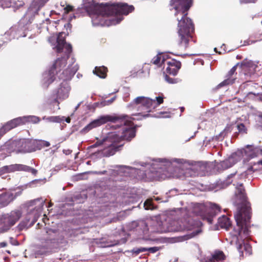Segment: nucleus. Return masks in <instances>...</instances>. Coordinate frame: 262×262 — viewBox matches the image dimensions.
Returning a JSON list of instances; mask_svg holds the SVG:
<instances>
[{
  "label": "nucleus",
  "mask_w": 262,
  "mask_h": 262,
  "mask_svg": "<svg viewBox=\"0 0 262 262\" xmlns=\"http://www.w3.org/2000/svg\"><path fill=\"white\" fill-rule=\"evenodd\" d=\"M163 102V98L161 96L156 97L155 99L144 96L137 97L127 105V107L130 111H136L137 113L133 114L131 116L114 115V116L119 117L123 116V121L111 122L116 124L112 125L111 127L116 129L117 127L119 126L121 127L120 130L108 133L106 137L103 138L101 140L97 141L90 148L102 146L104 149L109 148V156L113 155L119 147L123 145L124 141H129L135 137L136 130L132 127L131 121L140 120L149 117L148 113Z\"/></svg>",
  "instance_id": "f257e3e1"
},
{
  "label": "nucleus",
  "mask_w": 262,
  "mask_h": 262,
  "mask_svg": "<svg viewBox=\"0 0 262 262\" xmlns=\"http://www.w3.org/2000/svg\"><path fill=\"white\" fill-rule=\"evenodd\" d=\"M262 169V160L258 161L256 163L245 171L239 174L236 173L229 175L223 183V187L228 186L233 183L235 186L234 204L237 206V211L234 214V217L238 227L237 235L235 234L231 242H235L241 256H243V250H245L249 255L251 253V247L249 245L245 244L244 240L250 234L248 222L250 219L251 208L249 203L247 201V196L243 185V182L246 179L247 174L251 171Z\"/></svg>",
  "instance_id": "f03ea898"
},
{
  "label": "nucleus",
  "mask_w": 262,
  "mask_h": 262,
  "mask_svg": "<svg viewBox=\"0 0 262 262\" xmlns=\"http://www.w3.org/2000/svg\"><path fill=\"white\" fill-rule=\"evenodd\" d=\"M186 163V161L183 159H158L152 160V162L136 164V167L116 165L114 167L115 169L110 170L109 172L113 176L120 174L139 179L148 178L162 180L177 177V170L182 168Z\"/></svg>",
  "instance_id": "7ed1b4c3"
},
{
  "label": "nucleus",
  "mask_w": 262,
  "mask_h": 262,
  "mask_svg": "<svg viewBox=\"0 0 262 262\" xmlns=\"http://www.w3.org/2000/svg\"><path fill=\"white\" fill-rule=\"evenodd\" d=\"M192 0H171L170 5L174 10V15L178 21V33L179 40L178 50L184 51L188 47L192 38L194 27L191 20L187 17V11L191 6Z\"/></svg>",
  "instance_id": "20e7f679"
},
{
  "label": "nucleus",
  "mask_w": 262,
  "mask_h": 262,
  "mask_svg": "<svg viewBox=\"0 0 262 262\" xmlns=\"http://www.w3.org/2000/svg\"><path fill=\"white\" fill-rule=\"evenodd\" d=\"M109 6L106 5L103 7H98L94 1H92L85 5L86 11L91 13V18L94 26H110L116 25L122 20L120 16L115 19L111 11H105L104 9Z\"/></svg>",
  "instance_id": "39448f33"
},
{
  "label": "nucleus",
  "mask_w": 262,
  "mask_h": 262,
  "mask_svg": "<svg viewBox=\"0 0 262 262\" xmlns=\"http://www.w3.org/2000/svg\"><path fill=\"white\" fill-rule=\"evenodd\" d=\"M45 203V200L41 198L29 201L26 203V206L30 211L18 224L17 228L19 230L28 229L34 224L41 213Z\"/></svg>",
  "instance_id": "423d86ee"
},
{
  "label": "nucleus",
  "mask_w": 262,
  "mask_h": 262,
  "mask_svg": "<svg viewBox=\"0 0 262 262\" xmlns=\"http://www.w3.org/2000/svg\"><path fill=\"white\" fill-rule=\"evenodd\" d=\"M240 67L241 69L240 78L242 81H245L240 86V89L243 90L247 88L251 90L252 88L257 85V84L253 83L252 81L257 78L258 75L256 73L258 66L253 61L246 59L241 62Z\"/></svg>",
  "instance_id": "0eeeda50"
},
{
  "label": "nucleus",
  "mask_w": 262,
  "mask_h": 262,
  "mask_svg": "<svg viewBox=\"0 0 262 262\" xmlns=\"http://www.w3.org/2000/svg\"><path fill=\"white\" fill-rule=\"evenodd\" d=\"M58 231L49 229L47 231L46 235L41 241L36 250L37 255H42L50 252L53 249L57 248L60 243L64 241L63 237H59Z\"/></svg>",
  "instance_id": "6e6552de"
},
{
  "label": "nucleus",
  "mask_w": 262,
  "mask_h": 262,
  "mask_svg": "<svg viewBox=\"0 0 262 262\" xmlns=\"http://www.w3.org/2000/svg\"><path fill=\"white\" fill-rule=\"evenodd\" d=\"M191 211L203 220H206L209 224H212L213 217L220 212V208L216 204H212L207 209L204 204L197 203L193 206Z\"/></svg>",
  "instance_id": "1a4fd4ad"
},
{
  "label": "nucleus",
  "mask_w": 262,
  "mask_h": 262,
  "mask_svg": "<svg viewBox=\"0 0 262 262\" xmlns=\"http://www.w3.org/2000/svg\"><path fill=\"white\" fill-rule=\"evenodd\" d=\"M177 226L171 229L173 231H182L184 230H193V235H196L201 232V226L202 223L197 220L195 217L185 216L183 219L176 222Z\"/></svg>",
  "instance_id": "9d476101"
},
{
  "label": "nucleus",
  "mask_w": 262,
  "mask_h": 262,
  "mask_svg": "<svg viewBox=\"0 0 262 262\" xmlns=\"http://www.w3.org/2000/svg\"><path fill=\"white\" fill-rule=\"evenodd\" d=\"M22 214L21 210L17 208L2 214L0 216V230L2 232L9 230L19 221Z\"/></svg>",
  "instance_id": "9b49d317"
},
{
  "label": "nucleus",
  "mask_w": 262,
  "mask_h": 262,
  "mask_svg": "<svg viewBox=\"0 0 262 262\" xmlns=\"http://www.w3.org/2000/svg\"><path fill=\"white\" fill-rule=\"evenodd\" d=\"M66 61L67 59L65 57L58 58L49 71L43 73L42 84L45 88H47L54 81L55 79V75L58 74L57 69L59 68V71L60 68L64 67L67 63Z\"/></svg>",
  "instance_id": "f8f14e48"
},
{
  "label": "nucleus",
  "mask_w": 262,
  "mask_h": 262,
  "mask_svg": "<svg viewBox=\"0 0 262 262\" xmlns=\"http://www.w3.org/2000/svg\"><path fill=\"white\" fill-rule=\"evenodd\" d=\"M133 226H135V231L138 236L137 242L139 244H151L155 241V239L148 234L149 228L146 222H134L133 223Z\"/></svg>",
  "instance_id": "ddd939ff"
},
{
  "label": "nucleus",
  "mask_w": 262,
  "mask_h": 262,
  "mask_svg": "<svg viewBox=\"0 0 262 262\" xmlns=\"http://www.w3.org/2000/svg\"><path fill=\"white\" fill-rule=\"evenodd\" d=\"M123 117V116L119 117L111 115L101 116L85 126L80 130V133L82 134H85L93 128L99 126L107 122H117L118 121H123L122 120Z\"/></svg>",
  "instance_id": "4468645a"
},
{
  "label": "nucleus",
  "mask_w": 262,
  "mask_h": 262,
  "mask_svg": "<svg viewBox=\"0 0 262 262\" xmlns=\"http://www.w3.org/2000/svg\"><path fill=\"white\" fill-rule=\"evenodd\" d=\"M134 9L133 6H128L126 4H112L109 5L104 10L105 11H111L113 18L116 19V17L120 16L123 19L122 15H127L132 12Z\"/></svg>",
  "instance_id": "2eb2a0df"
},
{
  "label": "nucleus",
  "mask_w": 262,
  "mask_h": 262,
  "mask_svg": "<svg viewBox=\"0 0 262 262\" xmlns=\"http://www.w3.org/2000/svg\"><path fill=\"white\" fill-rule=\"evenodd\" d=\"M48 1L34 0L22 19L24 23L26 24L31 23L39 9Z\"/></svg>",
  "instance_id": "dca6fc26"
},
{
  "label": "nucleus",
  "mask_w": 262,
  "mask_h": 262,
  "mask_svg": "<svg viewBox=\"0 0 262 262\" xmlns=\"http://www.w3.org/2000/svg\"><path fill=\"white\" fill-rule=\"evenodd\" d=\"M242 152L241 151H236L232 154L228 158L217 163L215 166V169L221 172L223 170L230 168L236 163L239 161V158Z\"/></svg>",
  "instance_id": "f3484780"
},
{
  "label": "nucleus",
  "mask_w": 262,
  "mask_h": 262,
  "mask_svg": "<svg viewBox=\"0 0 262 262\" xmlns=\"http://www.w3.org/2000/svg\"><path fill=\"white\" fill-rule=\"evenodd\" d=\"M16 171L29 172L34 175H36L37 172V170L30 166L23 164H15L4 166L1 167L0 168V176L5 173L13 172Z\"/></svg>",
  "instance_id": "a211bd4d"
},
{
  "label": "nucleus",
  "mask_w": 262,
  "mask_h": 262,
  "mask_svg": "<svg viewBox=\"0 0 262 262\" xmlns=\"http://www.w3.org/2000/svg\"><path fill=\"white\" fill-rule=\"evenodd\" d=\"M236 151H241L239 161L243 160L244 162L262 154V149L258 147H254L247 145L245 148L237 150Z\"/></svg>",
  "instance_id": "6ab92c4d"
},
{
  "label": "nucleus",
  "mask_w": 262,
  "mask_h": 262,
  "mask_svg": "<svg viewBox=\"0 0 262 262\" xmlns=\"http://www.w3.org/2000/svg\"><path fill=\"white\" fill-rule=\"evenodd\" d=\"M57 45L55 47L58 53L64 52L67 56V58H69V54L72 52V46L70 44H68L65 40V33L60 32L59 33L56 38Z\"/></svg>",
  "instance_id": "aec40b11"
},
{
  "label": "nucleus",
  "mask_w": 262,
  "mask_h": 262,
  "mask_svg": "<svg viewBox=\"0 0 262 262\" xmlns=\"http://www.w3.org/2000/svg\"><path fill=\"white\" fill-rule=\"evenodd\" d=\"M62 67L60 68L59 72V69H57L58 78L60 80H62L63 81H67L71 79L72 77L74 76L75 73L78 69V67L77 64L70 65L68 67V68L64 70L61 73H60L61 70L63 68Z\"/></svg>",
  "instance_id": "412c9836"
},
{
  "label": "nucleus",
  "mask_w": 262,
  "mask_h": 262,
  "mask_svg": "<svg viewBox=\"0 0 262 262\" xmlns=\"http://www.w3.org/2000/svg\"><path fill=\"white\" fill-rule=\"evenodd\" d=\"M19 152L20 153L30 152L35 150L34 139H23L18 140Z\"/></svg>",
  "instance_id": "4be33fe9"
},
{
  "label": "nucleus",
  "mask_w": 262,
  "mask_h": 262,
  "mask_svg": "<svg viewBox=\"0 0 262 262\" xmlns=\"http://www.w3.org/2000/svg\"><path fill=\"white\" fill-rule=\"evenodd\" d=\"M239 65V63H237L232 68V69L227 74L225 79L219 84V86L222 87L225 85L232 84L235 82V80L237 78V73H236V70Z\"/></svg>",
  "instance_id": "5701e85b"
},
{
  "label": "nucleus",
  "mask_w": 262,
  "mask_h": 262,
  "mask_svg": "<svg viewBox=\"0 0 262 262\" xmlns=\"http://www.w3.org/2000/svg\"><path fill=\"white\" fill-rule=\"evenodd\" d=\"M71 90L69 83L67 81H63L57 91V98L63 100L69 97Z\"/></svg>",
  "instance_id": "b1692460"
},
{
  "label": "nucleus",
  "mask_w": 262,
  "mask_h": 262,
  "mask_svg": "<svg viewBox=\"0 0 262 262\" xmlns=\"http://www.w3.org/2000/svg\"><path fill=\"white\" fill-rule=\"evenodd\" d=\"M18 143V140L7 142L1 147V150L6 151V152L8 154L12 152L20 153V152H19V146Z\"/></svg>",
  "instance_id": "393cba45"
},
{
  "label": "nucleus",
  "mask_w": 262,
  "mask_h": 262,
  "mask_svg": "<svg viewBox=\"0 0 262 262\" xmlns=\"http://www.w3.org/2000/svg\"><path fill=\"white\" fill-rule=\"evenodd\" d=\"M166 65L167 66L166 68V72L173 76H175L181 68V63L180 61L170 59L169 61H166Z\"/></svg>",
  "instance_id": "a878e982"
},
{
  "label": "nucleus",
  "mask_w": 262,
  "mask_h": 262,
  "mask_svg": "<svg viewBox=\"0 0 262 262\" xmlns=\"http://www.w3.org/2000/svg\"><path fill=\"white\" fill-rule=\"evenodd\" d=\"M225 255L221 251H216L210 256L204 258L203 262H220L224 260Z\"/></svg>",
  "instance_id": "bb28decb"
},
{
  "label": "nucleus",
  "mask_w": 262,
  "mask_h": 262,
  "mask_svg": "<svg viewBox=\"0 0 262 262\" xmlns=\"http://www.w3.org/2000/svg\"><path fill=\"white\" fill-rule=\"evenodd\" d=\"M13 199L14 196L11 192H5L0 194V207L8 205Z\"/></svg>",
  "instance_id": "cd10ccee"
},
{
  "label": "nucleus",
  "mask_w": 262,
  "mask_h": 262,
  "mask_svg": "<svg viewBox=\"0 0 262 262\" xmlns=\"http://www.w3.org/2000/svg\"><path fill=\"white\" fill-rule=\"evenodd\" d=\"M231 222L229 219L225 215H222L218 219L217 226L221 228L228 229L231 226Z\"/></svg>",
  "instance_id": "c85d7f7f"
},
{
  "label": "nucleus",
  "mask_w": 262,
  "mask_h": 262,
  "mask_svg": "<svg viewBox=\"0 0 262 262\" xmlns=\"http://www.w3.org/2000/svg\"><path fill=\"white\" fill-rule=\"evenodd\" d=\"M24 5V3L21 1H15L14 0H10V1L7 0H4L2 4V7L3 8H9V7H14L19 8L23 6Z\"/></svg>",
  "instance_id": "c756f323"
},
{
  "label": "nucleus",
  "mask_w": 262,
  "mask_h": 262,
  "mask_svg": "<svg viewBox=\"0 0 262 262\" xmlns=\"http://www.w3.org/2000/svg\"><path fill=\"white\" fill-rule=\"evenodd\" d=\"M107 68L104 66L96 67L93 71L94 74L97 75L100 78H104L106 76Z\"/></svg>",
  "instance_id": "7c9ffc66"
},
{
  "label": "nucleus",
  "mask_w": 262,
  "mask_h": 262,
  "mask_svg": "<svg viewBox=\"0 0 262 262\" xmlns=\"http://www.w3.org/2000/svg\"><path fill=\"white\" fill-rule=\"evenodd\" d=\"M24 119H25V118H23V117H20L9 121L8 125L10 124L11 126V127H8V129H11L18 125L24 124L23 121Z\"/></svg>",
  "instance_id": "2f4dec72"
},
{
  "label": "nucleus",
  "mask_w": 262,
  "mask_h": 262,
  "mask_svg": "<svg viewBox=\"0 0 262 262\" xmlns=\"http://www.w3.org/2000/svg\"><path fill=\"white\" fill-rule=\"evenodd\" d=\"M87 198L85 193H76L71 198L72 201L75 203H81Z\"/></svg>",
  "instance_id": "473e14b6"
},
{
  "label": "nucleus",
  "mask_w": 262,
  "mask_h": 262,
  "mask_svg": "<svg viewBox=\"0 0 262 262\" xmlns=\"http://www.w3.org/2000/svg\"><path fill=\"white\" fill-rule=\"evenodd\" d=\"M35 150H39L45 147H49L50 143L44 140H34Z\"/></svg>",
  "instance_id": "72a5a7b5"
},
{
  "label": "nucleus",
  "mask_w": 262,
  "mask_h": 262,
  "mask_svg": "<svg viewBox=\"0 0 262 262\" xmlns=\"http://www.w3.org/2000/svg\"><path fill=\"white\" fill-rule=\"evenodd\" d=\"M42 119L44 120H46L49 122H56V123H60L63 122L64 119V117L63 116H50L46 117L44 116L42 118Z\"/></svg>",
  "instance_id": "f704fd0d"
},
{
  "label": "nucleus",
  "mask_w": 262,
  "mask_h": 262,
  "mask_svg": "<svg viewBox=\"0 0 262 262\" xmlns=\"http://www.w3.org/2000/svg\"><path fill=\"white\" fill-rule=\"evenodd\" d=\"M100 243L102 244L101 247H110L119 244L118 241H112L110 240H106L104 238H102L100 239Z\"/></svg>",
  "instance_id": "c9c22d12"
},
{
  "label": "nucleus",
  "mask_w": 262,
  "mask_h": 262,
  "mask_svg": "<svg viewBox=\"0 0 262 262\" xmlns=\"http://www.w3.org/2000/svg\"><path fill=\"white\" fill-rule=\"evenodd\" d=\"M13 32H14L13 29H11L10 31L6 32L3 36H1V37L0 38V40H1V41L3 42V43H0V47L2 46V45L4 42H5L8 40H11L12 38H14V36H13L12 37H9L10 34H12L13 33Z\"/></svg>",
  "instance_id": "e433bc0d"
},
{
  "label": "nucleus",
  "mask_w": 262,
  "mask_h": 262,
  "mask_svg": "<svg viewBox=\"0 0 262 262\" xmlns=\"http://www.w3.org/2000/svg\"><path fill=\"white\" fill-rule=\"evenodd\" d=\"M23 118H25V119L23 120L24 124L28 122H31L33 123H37L40 121L39 118L35 116H23Z\"/></svg>",
  "instance_id": "4c0bfd02"
},
{
  "label": "nucleus",
  "mask_w": 262,
  "mask_h": 262,
  "mask_svg": "<svg viewBox=\"0 0 262 262\" xmlns=\"http://www.w3.org/2000/svg\"><path fill=\"white\" fill-rule=\"evenodd\" d=\"M195 168L194 167H189L187 168L186 171L184 173L186 177H194L197 174L196 172L195 171Z\"/></svg>",
  "instance_id": "58836bf2"
},
{
  "label": "nucleus",
  "mask_w": 262,
  "mask_h": 262,
  "mask_svg": "<svg viewBox=\"0 0 262 262\" xmlns=\"http://www.w3.org/2000/svg\"><path fill=\"white\" fill-rule=\"evenodd\" d=\"M258 97H259V93L253 92H248L246 93V98L248 99L254 100Z\"/></svg>",
  "instance_id": "ea45409f"
},
{
  "label": "nucleus",
  "mask_w": 262,
  "mask_h": 262,
  "mask_svg": "<svg viewBox=\"0 0 262 262\" xmlns=\"http://www.w3.org/2000/svg\"><path fill=\"white\" fill-rule=\"evenodd\" d=\"M165 81L170 84H174L177 83L179 80L178 78H171L168 76L167 74H165L164 76Z\"/></svg>",
  "instance_id": "a19ab883"
},
{
  "label": "nucleus",
  "mask_w": 262,
  "mask_h": 262,
  "mask_svg": "<svg viewBox=\"0 0 262 262\" xmlns=\"http://www.w3.org/2000/svg\"><path fill=\"white\" fill-rule=\"evenodd\" d=\"M162 56H160V54H159L154 57L151 61V62L154 64H158L160 63V66H161V61H162Z\"/></svg>",
  "instance_id": "79ce46f5"
},
{
  "label": "nucleus",
  "mask_w": 262,
  "mask_h": 262,
  "mask_svg": "<svg viewBox=\"0 0 262 262\" xmlns=\"http://www.w3.org/2000/svg\"><path fill=\"white\" fill-rule=\"evenodd\" d=\"M146 251V248L140 247V248H134L132 250V252L137 256L140 253Z\"/></svg>",
  "instance_id": "37998d69"
},
{
  "label": "nucleus",
  "mask_w": 262,
  "mask_h": 262,
  "mask_svg": "<svg viewBox=\"0 0 262 262\" xmlns=\"http://www.w3.org/2000/svg\"><path fill=\"white\" fill-rule=\"evenodd\" d=\"M160 56H162L161 66H163L164 68L166 66V61H169L170 59L168 60V56L167 54H160Z\"/></svg>",
  "instance_id": "c03bdc74"
},
{
  "label": "nucleus",
  "mask_w": 262,
  "mask_h": 262,
  "mask_svg": "<svg viewBox=\"0 0 262 262\" xmlns=\"http://www.w3.org/2000/svg\"><path fill=\"white\" fill-rule=\"evenodd\" d=\"M237 129L238 132L241 133H246V128L245 126L243 123H240L237 125Z\"/></svg>",
  "instance_id": "a18cd8bd"
},
{
  "label": "nucleus",
  "mask_w": 262,
  "mask_h": 262,
  "mask_svg": "<svg viewBox=\"0 0 262 262\" xmlns=\"http://www.w3.org/2000/svg\"><path fill=\"white\" fill-rule=\"evenodd\" d=\"M144 207L146 210L151 209L152 208V205L150 201L146 200L144 203Z\"/></svg>",
  "instance_id": "49530a36"
},
{
  "label": "nucleus",
  "mask_w": 262,
  "mask_h": 262,
  "mask_svg": "<svg viewBox=\"0 0 262 262\" xmlns=\"http://www.w3.org/2000/svg\"><path fill=\"white\" fill-rule=\"evenodd\" d=\"M146 251H149L150 253H154L159 250V248L158 247H154L151 248H146Z\"/></svg>",
  "instance_id": "de8ad7c7"
},
{
  "label": "nucleus",
  "mask_w": 262,
  "mask_h": 262,
  "mask_svg": "<svg viewBox=\"0 0 262 262\" xmlns=\"http://www.w3.org/2000/svg\"><path fill=\"white\" fill-rule=\"evenodd\" d=\"M250 38H254L255 39L254 40V41H259L262 40V34H257L255 35L254 36H251L250 37Z\"/></svg>",
  "instance_id": "09e8293b"
},
{
  "label": "nucleus",
  "mask_w": 262,
  "mask_h": 262,
  "mask_svg": "<svg viewBox=\"0 0 262 262\" xmlns=\"http://www.w3.org/2000/svg\"><path fill=\"white\" fill-rule=\"evenodd\" d=\"M87 173H94V174H99V175H102V174H104L107 173V171L103 170V171H89V172H87Z\"/></svg>",
  "instance_id": "8fccbe9b"
},
{
  "label": "nucleus",
  "mask_w": 262,
  "mask_h": 262,
  "mask_svg": "<svg viewBox=\"0 0 262 262\" xmlns=\"http://www.w3.org/2000/svg\"><path fill=\"white\" fill-rule=\"evenodd\" d=\"M255 42H256V41H254L253 39H248L247 40H245L244 41L243 45L244 46L249 45L254 43Z\"/></svg>",
  "instance_id": "3c124183"
},
{
  "label": "nucleus",
  "mask_w": 262,
  "mask_h": 262,
  "mask_svg": "<svg viewBox=\"0 0 262 262\" xmlns=\"http://www.w3.org/2000/svg\"><path fill=\"white\" fill-rule=\"evenodd\" d=\"M64 10L65 13H68L70 11H72L73 7L71 6L67 5L66 7L64 8Z\"/></svg>",
  "instance_id": "603ef678"
},
{
  "label": "nucleus",
  "mask_w": 262,
  "mask_h": 262,
  "mask_svg": "<svg viewBox=\"0 0 262 262\" xmlns=\"http://www.w3.org/2000/svg\"><path fill=\"white\" fill-rule=\"evenodd\" d=\"M11 125L10 124H9L8 125V122L6 123L2 127V129H4V130L5 131V133H6L7 132L9 131L10 129H8V127H11Z\"/></svg>",
  "instance_id": "864d4df0"
},
{
  "label": "nucleus",
  "mask_w": 262,
  "mask_h": 262,
  "mask_svg": "<svg viewBox=\"0 0 262 262\" xmlns=\"http://www.w3.org/2000/svg\"><path fill=\"white\" fill-rule=\"evenodd\" d=\"M256 0H239L241 4L242 3H254Z\"/></svg>",
  "instance_id": "5fc2aeb1"
},
{
  "label": "nucleus",
  "mask_w": 262,
  "mask_h": 262,
  "mask_svg": "<svg viewBox=\"0 0 262 262\" xmlns=\"http://www.w3.org/2000/svg\"><path fill=\"white\" fill-rule=\"evenodd\" d=\"M10 242L11 243V244L13 245H17V242L14 238H13L12 237H11L10 238Z\"/></svg>",
  "instance_id": "6e6d98bb"
},
{
  "label": "nucleus",
  "mask_w": 262,
  "mask_h": 262,
  "mask_svg": "<svg viewBox=\"0 0 262 262\" xmlns=\"http://www.w3.org/2000/svg\"><path fill=\"white\" fill-rule=\"evenodd\" d=\"M5 131L2 128L0 129V138L5 134Z\"/></svg>",
  "instance_id": "4d7b16f0"
},
{
  "label": "nucleus",
  "mask_w": 262,
  "mask_h": 262,
  "mask_svg": "<svg viewBox=\"0 0 262 262\" xmlns=\"http://www.w3.org/2000/svg\"><path fill=\"white\" fill-rule=\"evenodd\" d=\"M115 99H116V97H114L112 98V99L108 100L107 101V104L112 103L115 100Z\"/></svg>",
  "instance_id": "13d9d810"
},
{
  "label": "nucleus",
  "mask_w": 262,
  "mask_h": 262,
  "mask_svg": "<svg viewBox=\"0 0 262 262\" xmlns=\"http://www.w3.org/2000/svg\"><path fill=\"white\" fill-rule=\"evenodd\" d=\"M7 243L6 242H1L0 243V247H5L7 246Z\"/></svg>",
  "instance_id": "bf43d9fd"
},
{
  "label": "nucleus",
  "mask_w": 262,
  "mask_h": 262,
  "mask_svg": "<svg viewBox=\"0 0 262 262\" xmlns=\"http://www.w3.org/2000/svg\"><path fill=\"white\" fill-rule=\"evenodd\" d=\"M40 182V180H35L32 181L31 183L32 184H36V183H39Z\"/></svg>",
  "instance_id": "052dcab7"
},
{
  "label": "nucleus",
  "mask_w": 262,
  "mask_h": 262,
  "mask_svg": "<svg viewBox=\"0 0 262 262\" xmlns=\"http://www.w3.org/2000/svg\"><path fill=\"white\" fill-rule=\"evenodd\" d=\"M64 121L67 123H70L71 121V119L69 117H68L66 118L64 117V119L63 121Z\"/></svg>",
  "instance_id": "680f3d73"
},
{
  "label": "nucleus",
  "mask_w": 262,
  "mask_h": 262,
  "mask_svg": "<svg viewBox=\"0 0 262 262\" xmlns=\"http://www.w3.org/2000/svg\"><path fill=\"white\" fill-rule=\"evenodd\" d=\"M81 103L82 102H80L77 105V106L75 108V111H76L79 108Z\"/></svg>",
  "instance_id": "e2e57ef3"
},
{
  "label": "nucleus",
  "mask_w": 262,
  "mask_h": 262,
  "mask_svg": "<svg viewBox=\"0 0 262 262\" xmlns=\"http://www.w3.org/2000/svg\"><path fill=\"white\" fill-rule=\"evenodd\" d=\"M54 40V37H51L49 38V41L51 42L52 41Z\"/></svg>",
  "instance_id": "0e129e2a"
},
{
  "label": "nucleus",
  "mask_w": 262,
  "mask_h": 262,
  "mask_svg": "<svg viewBox=\"0 0 262 262\" xmlns=\"http://www.w3.org/2000/svg\"><path fill=\"white\" fill-rule=\"evenodd\" d=\"M59 169H60V166H56V167L55 168V170L58 171Z\"/></svg>",
  "instance_id": "69168bd1"
},
{
  "label": "nucleus",
  "mask_w": 262,
  "mask_h": 262,
  "mask_svg": "<svg viewBox=\"0 0 262 262\" xmlns=\"http://www.w3.org/2000/svg\"><path fill=\"white\" fill-rule=\"evenodd\" d=\"M151 232H159V230L158 229H151Z\"/></svg>",
  "instance_id": "338daca9"
},
{
  "label": "nucleus",
  "mask_w": 262,
  "mask_h": 262,
  "mask_svg": "<svg viewBox=\"0 0 262 262\" xmlns=\"http://www.w3.org/2000/svg\"><path fill=\"white\" fill-rule=\"evenodd\" d=\"M52 205H53V204H52L51 202H50V203H49V205H48V208H50V207H51V206H52Z\"/></svg>",
  "instance_id": "774afa93"
}]
</instances>
